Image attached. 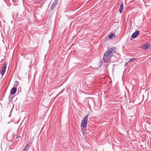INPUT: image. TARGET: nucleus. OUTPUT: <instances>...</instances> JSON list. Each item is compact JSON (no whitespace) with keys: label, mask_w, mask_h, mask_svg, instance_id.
Instances as JSON below:
<instances>
[{"label":"nucleus","mask_w":151,"mask_h":151,"mask_svg":"<svg viewBox=\"0 0 151 151\" xmlns=\"http://www.w3.org/2000/svg\"><path fill=\"white\" fill-rule=\"evenodd\" d=\"M124 8L123 4V3L122 2L121 3L120 7L119 8V12L120 13H121L122 10Z\"/></svg>","instance_id":"nucleus-8"},{"label":"nucleus","mask_w":151,"mask_h":151,"mask_svg":"<svg viewBox=\"0 0 151 151\" xmlns=\"http://www.w3.org/2000/svg\"><path fill=\"white\" fill-rule=\"evenodd\" d=\"M116 48L114 47L108 49L104 53L103 57V59L105 63H108L110 60L111 57L116 53Z\"/></svg>","instance_id":"nucleus-1"},{"label":"nucleus","mask_w":151,"mask_h":151,"mask_svg":"<svg viewBox=\"0 0 151 151\" xmlns=\"http://www.w3.org/2000/svg\"><path fill=\"white\" fill-rule=\"evenodd\" d=\"M115 35L114 33L111 34L109 36V38L110 39H112L113 37Z\"/></svg>","instance_id":"nucleus-10"},{"label":"nucleus","mask_w":151,"mask_h":151,"mask_svg":"<svg viewBox=\"0 0 151 151\" xmlns=\"http://www.w3.org/2000/svg\"><path fill=\"white\" fill-rule=\"evenodd\" d=\"M19 85V82L17 81H15L14 83V86L16 87L17 86Z\"/></svg>","instance_id":"nucleus-11"},{"label":"nucleus","mask_w":151,"mask_h":151,"mask_svg":"<svg viewBox=\"0 0 151 151\" xmlns=\"http://www.w3.org/2000/svg\"><path fill=\"white\" fill-rule=\"evenodd\" d=\"M135 60V58H131L128 61L129 63H131L133 62V61L134 60Z\"/></svg>","instance_id":"nucleus-12"},{"label":"nucleus","mask_w":151,"mask_h":151,"mask_svg":"<svg viewBox=\"0 0 151 151\" xmlns=\"http://www.w3.org/2000/svg\"><path fill=\"white\" fill-rule=\"evenodd\" d=\"M30 146L29 145H27L22 151H28V150Z\"/></svg>","instance_id":"nucleus-9"},{"label":"nucleus","mask_w":151,"mask_h":151,"mask_svg":"<svg viewBox=\"0 0 151 151\" xmlns=\"http://www.w3.org/2000/svg\"><path fill=\"white\" fill-rule=\"evenodd\" d=\"M58 0H55L54 1L50 7V9L51 10H53L55 8L58 4Z\"/></svg>","instance_id":"nucleus-5"},{"label":"nucleus","mask_w":151,"mask_h":151,"mask_svg":"<svg viewBox=\"0 0 151 151\" xmlns=\"http://www.w3.org/2000/svg\"><path fill=\"white\" fill-rule=\"evenodd\" d=\"M66 95H62L61 96H65Z\"/></svg>","instance_id":"nucleus-16"},{"label":"nucleus","mask_w":151,"mask_h":151,"mask_svg":"<svg viewBox=\"0 0 151 151\" xmlns=\"http://www.w3.org/2000/svg\"><path fill=\"white\" fill-rule=\"evenodd\" d=\"M64 91V89H63V90H62L60 91V92L58 94L57 96L59 95H60L61 94H62V93H63V92Z\"/></svg>","instance_id":"nucleus-14"},{"label":"nucleus","mask_w":151,"mask_h":151,"mask_svg":"<svg viewBox=\"0 0 151 151\" xmlns=\"http://www.w3.org/2000/svg\"><path fill=\"white\" fill-rule=\"evenodd\" d=\"M88 116V115H86L82 120L81 125V128H85L86 127Z\"/></svg>","instance_id":"nucleus-2"},{"label":"nucleus","mask_w":151,"mask_h":151,"mask_svg":"<svg viewBox=\"0 0 151 151\" xmlns=\"http://www.w3.org/2000/svg\"><path fill=\"white\" fill-rule=\"evenodd\" d=\"M21 137V136L18 135L17 136V137H16V139H17V138H19Z\"/></svg>","instance_id":"nucleus-15"},{"label":"nucleus","mask_w":151,"mask_h":151,"mask_svg":"<svg viewBox=\"0 0 151 151\" xmlns=\"http://www.w3.org/2000/svg\"><path fill=\"white\" fill-rule=\"evenodd\" d=\"M17 91V88L16 87H14L11 89L10 93L12 95H14L15 93Z\"/></svg>","instance_id":"nucleus-7"},{"label":"nucleus","mask_w":151,"mask_h":151,"mask_svg":"<svg viewBox=\"0 0 151 151\" xmlns=\"http://www.w3.org/2000/svg\"><path fill=\"white\" fill-rule=\"evenodd\" d=\"M81 130L83 132V133L84 132H85L86 131V130H85V128H81Z\"/></svg>","instance_id":"nucleus-13"},{"label":"nucleus","mask_w":151,"mask_h":151,"mask_svg":"<svg viewBox=\"0 0 151 151\" xmlns=\"http://www.w3.org/2000/svg\"><path fill=\"white\" fill-rule=\"evenodd\" d=\"M7 64L6 63H4L3 64V66H2V68L1 69L0 71V73L1 75L3 76L4 74L7 66Z\"/></svg>","instance_id":"nucleus-3"},{"label":"nucleus","mask_w":151,"mask_h":151,"mask_svg":"<svg viewBox=\"0 0 151 151\" xmlns=\"http://www.w3.org/2000/svg\"><path fill=\"white\" fill-rule=\"evenodd\" d=\"M139 32L138 30L136 31L134 33L132 34L131 37L133 39L137 37L138 35L139 34Z\"/></svg>","instance_id":"nucleus-6"},{"label":"nucleus","mask_w":151,"mask_h":151,"mask_svg":"<svg viewBox=\"0 0 151 151\" xmlns=\"http://www.w3.org/2000/svg\"><path fill=\"white\" fill-rule=\"evenodd\" d=\"M151 47L149 43H147L146 44H143L142 46V48L144 50H146L148 48H149Z\"/></svg>","instance_id":"nucleus-4"}]
</instances>
